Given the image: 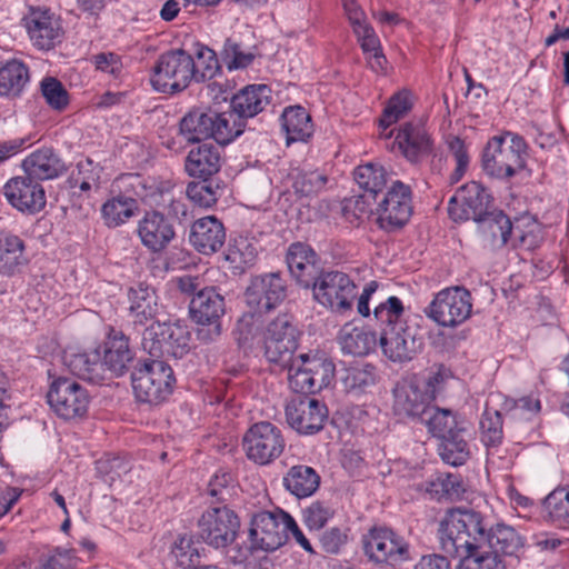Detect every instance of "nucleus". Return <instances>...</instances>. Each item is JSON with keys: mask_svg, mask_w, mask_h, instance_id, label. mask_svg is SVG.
I'll return each mask as SVG.
<instances>
[{"mask_svg": "<svg viewBox=\"0 0 569 569\" xmlns=\"http://www.w3.org/2000/svg\"><path fill=\"white\" fill-rule=\"evenodd\" d=\"M264 356L273 363L288 366L298 348V330L287 315H281L271 321L263 338Z\"/></svg>", "mask_w": 569, "mask_h": 569, "instance_id": "obj_15", "label": "nucleus"}, {"mask_svg": "<svg viewBox=\"0 0 569 569\" xmlns=\"http://www.w3.org/2000/svg\"><path fill=\"white\" fill-rule=\"evenodd\" d=\"M287 519L289 513L281 509L253 513L248 530L250 550L271 552L282 547L288 540Z\"/></svg>", "mask_w": 569, "mask_h": 569, "instance_id": "obj_9", "label": "nucleus"}, {"mask_svg": "<svg viewBox=\"0 0 569 569\" xmlns=\"http://www.w3.org/2000/svg\"><path fill=\"white\" fill-rule=\"evenodd\" d=\"M412 214V199L409 186L397 180L377 208V222L386 231L402 228Z\"/></svg>", "mask_w": 569, "mask_h": 569, "instance_id": "obj_16", "label": "nucleus"}, {"mask_svg": "<svg viewBox=\"0 0 569 569\" xmlns=\"http://www.w3.org/2000/svg\"><path fill=\"white\" fill-rule=\"evenodd\" d=\"M526 142L512 133L490 139L482 156L483 170L496 178L513 177L526 163Z\"/></svg>", "mask_w": 569, "mask_h": 569, "instance_id": "obj_3", "label": "nucleus"}, {"mask_svg": "<svg viewBox=\"0 0 569 569\" xmlns=\"http://www.w3.org/2000/svg\"><path fill=\"white\" fill-rule=\"evenodd\" d=\"M92 64L102 73L119 80L124 76V67L119 54L113 52H100L91 58Z\"/></svg>", "mask_w": 569, "mask_h": 569, "instance_id": "obj_64", "label": "nucleus"}, {"mask_svg": "<svg viewBox=\"0 0 569 569\" xmlns=\"http://www.w3.org/2000/svg\"><path fill=\"white\" fill-rule=\"evenodd\" d=\"M378 381L377 368L371 363H356L348 367L341 378L345 390L359 396L369 391Z\"/></svg>", "mask_w": 569, "mask_h": 569, "instance_id": "obj_40", "label": "nucleus"}, {"mask_svg": "<svg viewBox=\"0 0 569 569\" xmlns=\"http://www.w3.org/2000/svg\"><path fill=\"white\" fill-rule=\"evenodd\" d=\"M211 110L192 109L179 122V134L189 143L209 139L212 133Z\"/></svg>", "mask_w": 569, "mask_h": 569, "instance_id": "obj_39", "label": "nucleus"}, {"mask_svg": "<svg viewBox=\"0 0 569 569\" xmlns=\"http://www.w3.org/2000/svg\"><path fill=\"white\" fill-rule=\"evenodd\" d=\"M335 375V362L325 353H301L289 365L288 382L295 392L316 393L328 388Z\"/></svg>", "mask_w": 569, "mask_h": 569, "instance_id": "obj_2", "label": "nucleus"}, {"mask_svg": "<svg viewBox=\"0 0 569 569\" xmlns=\"http://www.w3.org/2000/svg\"><path fill=\"white\" fill-rule=\"evenodd\" d=\"M403 311L402 301L398 297L391 296L375 308L373 316L382 330L383 328L405 325L401 320Z\"/></svg>", "mask_w": 569, "mask_h": 569, "instance_id": "obj_55", "label": "nucleus"}, {"mask_svg": "<svg viewBox=\"0 0 569 569\" xmlns=\"http://www.w3.org/2000/svg\"><path fill=\"white\" fill-rule=\"evenodd\" d=\"M191 81H194V58L182 49L162 53L150 77L152 88L163 93L181 91Z\"/></svg>", "mask_w": 569, "mask_h": 569, "instance_id": "obj_5", "label": "nucleus"}, {"mask_svg": "<svg viewBox=\"0 0 569 569\" xmlns=\"http://www.w3.org/2000/svg\"><path fill=\"white\" fill-rule=\"evenodd\" d=\"M23 242L14 234L0 233V272L10 274L21 263Z\"/></svg>", "mask_w": 569, "mask_h": 569, "instance_id": "obj_48", "label": "nucleus"}, {"mask_svg": "<svg viewBox=\"0 0 569 569\" xmlns=\"http://www.w3.org/2000/svg\"><path fill=\"white\" fill-rule=\"evenodd\" d=\"M471 312V293L459 286L440 290L426 308L427 317L445 328L462 325L470 318Z\"/></svg>", "mask_w": 569, "mask_h": 569, "instance_id": "obj_8", "label": "nucleus"}, {"mask_svg": "<svg viewBox=\"0 0 569 569\" xmlns=\"http://www.w3.org/2000/svg\"><path fill=\"white\" fill-rule=\"evenodd\" d=\"M190 310L198 323H213L224 313V299L216 288L207 287L193 297Z\"/></svg>", "mask_w": 569, "mask_h": 569, "instance_id": "obj_32", "label": "nucleus"}, {"mask_svg": "<svg viewBox=\"0 0 569 569\" xmlns=\"http://www.w3.org/2000/svg\"><path fill=\"white\" fill-rule=\"evenodd\" d=\"M212 133L210 138L214 139L220 144H228L234 138L242 133L241 127H237L232 121V114L218 113L211 110Z\"/></svg>", "mask_w": 569, "mask_h": 569, "instance_id": "obj_56", "label": "nucleus"}, {"mask_svg": "<svg viewBox=\"0 0 569 569\" xmlns=\"http://www.w3.org/2000/svg\"><path fill=\"white\" fill-rule=\"evenodd\" d=\"M130 312L136 322L142 323L157 312V296L153 288L138 283L129 289Z\"/></svg>", "mask_w": 569, "mask_h": 569, "instance_id": "obj_41", "label": "nucleus"}, {"mask_svg": "<svg viewBox=\"0 0 569 569\" xmlns=\"http://www.w3.org/2000/svg\"><path fill=\"white\" fill-rule=\"evenodd\" d=\"M379 343L383 355L395 362L411 360L419 347L415 335L405 325L383 328L380 332Z\"/></svg>", "mask_w": 569, "mask_h": 569, "instance_id": "obj_24", "label": "nucleus"}, {"mask_svg": "<svg viewBox=\"0 0 569 569\" xmlns=\"http://www.w3.org/2000/svg\"><path fill=\"white\" fill-rule=\"evenodd\" d=\"M64 361L74 376L98 383L103 380V365L98 349L90 352L66 355Z\"/></svg>", "mask_w": 569, "mask_h": 569, "instance_id": "obj_37", "label": "nucleus"}, {"mask_svg": "<svg viewBox=\"0 0 569 569\" xmlns=\"http://www.w3.org/2000/svg\"><path fill=\"white\" fill-rule=\"evenodd\" d=\"M281 127L286 132L287 143L306 141L312 136L313 124L310 114L301 106L287 107L281 114Z\"/></svg>", "mask_w": 569, "mask_h": 569, "instance_id": "obj_36", "label": "nucleus"}, {"mask_svg": "<svg viewBox=\"0 0 569 569\" xmlns=\"http://www.w3.org/2000/svg\"><path fill=\"white\" fill-rule=\"evenodd\" d=\"M218 70L219 63L214 51L207 47H200L194 59V81L212 79Z\"/></svg>", "mask_w": 569, "mask_h": 569, "instance_id": "obj_59", "label": "nucleus"}, {"mask_svg": "<svg viewBox=\"0 0 569 569\" xmlns=\"http://www.w3.org/2000/svg\"><path fill=\"white\" fill-rule=\"evenodd\" d=\"M256 246L244 237H238L228 246L226 259L236 267H247L253 263L257 257Z\"/></svg>", "mask_w": 569, "mask_h": 569, "instance_id": "obj_57", "label": "nucleus"}, {"mask_svg": "<svg viewBox=\"0 0 569 569\" xmlns=\"http://www.w3.org/2000/svg\"><path fill=\"white\" fill-rule=\"evenodd\" d=\"M186 192L190 201L201 208H210L218 200V187L208 180L189 182Z\"/></svg>", "mask_w": 569, "mask_h": 569, "instance_id": "obj_60", "label": "nucleus"}, {"mask_svg": "<svg viewBox=\"0 0 569 569\" xmlns=\"http://www.w3.org/2000/svg\"><path fill=\"white\" fill-rule=\"evenodd\" d=\"M430 397L413 377L402 380L393 389V413L399 418L419 420L428 413Z\"/></svg>", "mask_w": 569, "mask_h": 569, "instance_id": "obj_21", "label": "nucleus"}, {"mask_svg": "<svg viewBox=\"0 0 569 569\" xmlns=\"http://www.w3.org/2000/svg\"><path fill=\"white\" fill-rule=\"evenodd\" d=\"M3 194L21 212L37 213L46 206L43 187L28 174L11 178L3 187Z\"/></svg>", "mask_w": 569, "mask_h": 569, "instance_id": "obj_19", "label": "nucleus"}, {"mask_svg": "<svg viewBox=\"0 0 569 569\" xmlns=\"http://www.w3.org/2000/svg\"><path fill=\"white\" fill-rule=\"evenodd\" d=\"M246 301L256 312L276 308L286 297V287L279 274L270 273L254 278L246 291Z\"/></svg>", "mask_w": 569, "mask_h": 569, "instance_id": "obj_22", "label": "nucleus"}, {"mask_svg": "<svg viewBox=\"0 0 569 569\" xmlns=\"http://www.w3.org/2000/svg\"><path fill=\"white\" fill-rule=\"evenodd\" d=\"M101 363L116 376H121L133 359L129 339L121 332L111 329L102 346Z\"/></svg>", "mask_w": 569, "mask_h": 569, "instance_id": "obj_27", "label": "nucleus"}, {"mask_svg": "<svg viewBox=\"0 0 569 569\" xmlns=\"http://www.w3.org/2000/svg\"><path fill=\"white\" fill-rule=\"evenodd\" d=\"M368 561L377 566L397 567L411 559L409 542L393 529L373 526L361 537Z\"/></svg>", "mask_w": 569, "mask_h": 569, "instance_id": "obj_4", "label": "nucleus"}, {"mask_svg": "<svg viewBox=\"0 0 569 569\" xmlns=\"http://www.w3.org/2000/svg\"><path fill=\"white\" fill-rule=\"evenodd\" d=\"M461 557L458 569H506L502 558L492 551H467Z\"/></svg>", "mask_w": 569, "mask_h": 569, "instance_id": "obj_54", "label": "nucleus"}, {"mask_svg": "<svg viewBox=\"0 0 569 569\" xmlns=\"http://www.w3.org/2000/svg\"><path fill=\"white\" fill-rule=\"evenodd\" d=\"M413 104L412 94L408 90H400L390 97L379 120L380 127L387 129L408 114Z\"/></svg>", "mask_w": 569, "mask_h": 569, "instance_id": "obj_51", "label": "nucleus"}, {"mask_svg": "<svg viewBox=\"0 0 569 569\" xmlns=\"http://www.w3.org/2000/svg\"><path fill=\"white\" fill-rule=\"evenodd\" d=\"M137 209L136 200L130 197L117 196L108 199L101 207L104 224L116 228L126 223Z\"/></svg>", "mask_w": 569, "mask_h": 569, "instance_id": "obj_44", "label": "nucleus"}, {"mask_svg": "<svg viewBox=\"0 0 569 569\" xmlns=\"http://www.w3.org/2000/svg\"><path fill=\"white\" fill-rule=\"evenodd\" d=\"M478 234L483 248H502L513 231L510 219L502 211H490L477 221Z\"/></svg>", "mask_w": 569, "mask_h": 569, "instance_id": "obj_28", "label": "nucleus"}, {"mask_svg": "<svg viewBox=\"0 0 569 569\" xmlns=\"http://www.w3.org/2000/svg\"><path fill=\"white\" fill-rule=\"evenodd\" d=\"M341 3L360 48L367 56L370 69L376 73L385 72L387 59L382 53L380 40L369 23L365 10L357 0H341Z\"/></svg>", "mask_w": 569, "mask_h": 569, "instance_id": "obj_14", "label": "nucleus"}, {"mask_svg": "<svg viewBox=\"0 0 569 569\" xmlns=\"http://www.w3.org/2000/svg\"><path fill=\"white\" fill-rule=\"evenodd\" d=\"M481 440L487 447H497L503 438L502 418L498 410L486 407L480 420Z\"/></svg>", "mask_w": 569, "mask_h": 569, "instance_id": "obj_53", "label": "nucleus"}, {"mask_svg": "<svg viewBox=\"0 0 569 569\" xmlns=\"http://www.w3.org/2000/svg\"><path fill=\"white\" fill-rule=\"evenodd\" d=\"M503 409L517 420H530L541 409L540 400L533 396H526L519 399H506Z\"/></svg>", "mask_w": 569, "mask_h": 569, "instance_id": "obj_58", "label": "nucleus"}, {"mask_svg": "<svg viewBox=\"0 0 569 569\" xmlns=\"http://www.w3.org/2000/svg\"><path fill=\"white\" fill-rule=\"evenodd\" d=\"M282 483L295 497H310L320 485V477L312 467L306 465L292 466L282 478Z\"/></svg>", "mask_w": 569, "mask_h": 569, "instance_id": "obj_34", "label": "nucleus"}, {"mask_svg": "<svg viewBox=\"0 0 569 569\" xmlns=\"http://www.w3.org/2000/svg\"><path fill=\"white\" fill-rule=\"evenodd\" d=\"M286 182L297 196L310 197L325 189L328 178L317 169L292 167L287 174Z\"/></svg>", "mask_w": 569, "mask_h": 569, "instance_id": "obj_35", "label": "nucleus"}, {"mask_svg": "<svg viewBox=\"0 0 569 569\" xmlns=\"http://www.w3.org/2000/svg\"><path fill=\"white\" fill-rule=\"evenodd\" d=\"M221 168V154L212 143H202L192 148L184 160V170L189 177L209 180Z\"/></svg>", "mask_w": 569, "mask_h": 569, "instance_id": "obj_26", "label": "nucleus"}, {"mask_svg": "<svg viewBox=\"0 0 569 569\" xmlns=\"http://www.w3.org/2000/svg\"><path fill=\"white\" fill-rule=\"evenodd\" d=\"M137 234L141 243L152 252L166 249L176 237L173 226L159 211H147L138 221Z\"/></svg>", "mask_w": 569, "mask_h": 569, "instance_id": "obj_23", "label": "nucleus"}, {"mask_svg": "<svg viewBox=\"0 0 569 569\" xmlns=\"http://www.w3.org/2000/svg\"><path fill=\"white\" fill-rule=\"evenodd\" d=\"M24 172L39 180L54 179L66 171V164L50 148H42L30 153L23 161Z\"/></svg>", "mask_w": 569, "mask_h": 569, "instance_id": "obj_31", "label": "nucleus"}, {"mask_svg": "<svg viewBox=\"0 0 569 569\" xmlns=\"http://www.w3.org/2000/svg\"><path fill=\"white\" fill-rule=\"evenodd\" d=\"M78 177L77 182L82 191H89L91 189H98L100 186L102 168L99 163L87 158L78 162Z\"/></svg>", "mask_w": 569, "mask_h": 569, "instance_id": "obj_62", "label": "nucleus"}, {"mask_svg": "<svg viewBox=\"0 0 569 569\" xmlns=\"http://www.w3.org/2000/svg\"><path fill=\"white\" fill-rule=\"evenodd\" d=\"M355 180L363 190L377 193L386 187L388 171L379 163L368 162L356 168Z\"/></svg>", "mask_w": 569, "mask_h": 569, "instance_id": "obj_49", "label": "nucleus"}, {"mask_svg": "<svg viewBox=\"0 0 569 569\" xmlns=\"http://www.w3.org/2000/svg\"><path fill=\"white\" fill-rule=\"evenodd\" d=\"M29 81V70L19 60H10L0 68V96H19Z\"/></svg>", "mask_w": 569, "mask_h": 569, "instance_id": "obj_43", "label": "nucleus"}, {"mask_svg": "<svg viewBox=\"0 0 569 569\" xmlns=\"http://www.w3.org/2000/svg\"><path fill=\"white\" fill-rule=\"evenodd\" d=\"M396 142L403 156L415 162L431 151L432 141L421 122L405 123L398 131Z\"/></svg>", "mask_w": 569, "mask_h": 569, "instance_id": "obj_29", "label": "nucleus"}, {"mask_svg": "<svg viewBox=\"0 0 569 569\" xmlns=\"http://www.w3.org/2000/svg\"><path fill=\"white\" fill-rule=\"evenodd\" d=\"M22 22L32 44L41 50H50L61 40L60 21L47 9L31 8Z\"/></svg>", "mask_w": 569, "mask_h": 569, "instance_id": "obj_20", "label": "nucleus"}, {"mask_svg": "<svg viewBox=\"0 0 569 569\" xmlns=\"http://www.w3.org/2000/svg\"><path fill=\"white\" fill-rule=\"evenodd\" d=\"M198 528L207 545L223 549L237 539L240 519L228 505H212L201 515Z\"/></svg>", "mask_w": 569, "mask_h": 569, "instance_id": "obj_12", "label": "nucleus"}, {"mask_svg": "<svg viewBox=\"0 0 569 569\" xmlns=\"http://www.w3.org/2000/svg\"><path fill=\"white\" fill-rule=\"evenodd\" d=\"M490 196L478 182L471 181L460 187L450 198L448 212L455 221L483 218L489 213Z\"/></svg>", "mask_w": 569, "mask_h": 569, "instance_id": "obj_17", "label": "nucleus"}, {"mask_svg": "<svg viewBox=\"0 0 569 569\" xmlns=\"http://www.w3.org/2000/svg\"><path fill=\"white\" fill-rule=\"evenodd\" d=\"M426 492L435 500L458 499L463 492L462 482L457 475H439L426 482Z\"/></svg>", "mask_w": 569, "mask_h": 569, "instance_id": "obj_47", "label": "nucleus"}, {"mask_svg": "<svg viewBox=\"0 0 569 569\" xmlns=\"http://www.w3.org/2000/svg\"><path fill=\"white\" fill-rule=\"evenodd\" d=\"M286 447L281 430L269 421L253 423L242 438V448L247 458L260 466H267L278 459Z\"/></svg>", "mask_w": 569, "mask_h": 569, "instance_id": "obj_13", "label": "nucleus"}, {"mask_svg": "<svg viewBox=\"0 0 569 569\" xmlns=\"http://www.w3.org/2000/svg\"><path fill=\"white\" fill-rule=\"evenodd\" d=\"M131 380L136 398L151 405L166 401L176 382L171 367L156 358L134 368Z\"/></svg>", "mask_w": 569, "mask_h": 569, "instance_id": "obj_6", "label": "nucleus"}, {"mask_svg": "<svg viewBox=\"0 0 569 569\" xmlns=\"http://www.w3.org/2000/svg\"><path fill=\"white\" fill-rule=\"evenodd\" d=\"M427 411L428 413L423 415L420 422L425 423L435 437L443 438L461 428L457 421L456 413L450 409H442L430 405Z\"/></svg>", "mask_w": 569, "mask_h": 569, "instance_id": "obj_45", "label": "nucleus"}, {"mask_svg": "<svg viewBox=\"0 0 569 569\" xmlns=\"http://www.w3.org/2000/svg\"><path fill=\"white\" fill-rule=\"evenodd\" d=\"M134 192L142 201L149 204L161 206L167 201L170 196L169 190H164L158 186L153 180L136 178Z\"/></svg>", "mask_w": 569, "mask_h": 569, "instance_id": "obj_63", "label": "nucleus"}, {"mask_svg": "<svg viewBox=\"0 0 569 569\" xmlns=\"http://www.w3.org/2000/svg\"><path fill=\"white\" fill-rule=\"evenodd\" d=\"M271 101V90L266 84H249L231 99V109L240 118H252L263 111Z\"/></svg>", "mask_w": 569, "mask_h": 569, "instance_id": "obj_30", "label": "nucleus"}, {"mask_svg": "<svg viewBox=\"0 0 569 569\" xmlns=\"http://www.w3.org/2000/svg\"><path fill=\"white\" fill-rule=\"evenodd\" d=\"M316 252L307 243L295 242L288 249V268L296 280L303 287L310 286V279L316 269Z\"/></svg>", "mask_w": 569, "mask_h": 569, "instance_id": "obj_33", "label": "nucleus"}, {"mask_svg": "<svg viewBox=\"0 0 569 569\" xmlns=\"http://www.w3.org/2000/svg\"><path fill=\"white\" fill-rule=\"evenodd\" d=\"M141 346L156 359L182 358L190 350V332L178 323L153 322L144 329Z\"/></svg>", "mask_w": 569, "mask_h": 569, "instance_id": "obj_10", "label": "nucleus"}, {"mask_svg": "<svg viewBox=\"0 0 569 569\" xmlns=\"http://www.w3.org/2000/svg\"><path fill=\"white\" fill-rule=\"evenodd\" d=\"M171 555L183 569L194 567L199 560V552L189 537H179L171 548Z\"/></svg>", "mask_w": 569, "mask_h": 569, "instance_id": "obj_61", "label": "nucleus"}, {"mask_svg": "<svg viewBox=\"0 0 569 569\" xmlns=\"http://www.w3.org/2000/svg\"><path fill=\"white\" fill-rule=\"evenodd\" d=\"M47 398L53 412L64 420L83 418L88 413L91 402L88 390L68 377L53 379Z\"/></svg>", "mask_w": 569, "mask_h": 569, "instance_id": "obj_11", "label": "nucleus"}, {"mask_svg": "<svg viewBox=\"0 0 569 569\" xmlns=\"http://www.w3.org/2000/svg\"><path fill=\"white\" fill-rule=\"evenodd\" d=\"M376 345V333L365 328L345 327L341 331L340 346L343 353L366 356L375 350Z\"/></svg>", "mask_w": 569, "mask_h": 569, "instance_id": "obj_42", "label": "nucleus"}, {"mask_svg": "<svg viewBox=\"0 0 569 569\" xmlns=\"http://www.w3.org/2000/svg\"><path fill=\"white\" fill-rule=\"evenodd\" d=\"M312 293L315 300L331 312L346 315L352 310L358 290L347 273L328 271L315 279Z\"/></svg>", "mask_w": 569, "mask_h": 569, "instance_id": "obj_7", "label": "nucleus"}, {"mask_svg": "<svg viewBox=\"0 0 569 569\" xmlns=\"http://www.w3.org/2000/svg\"><path fill=\"white\" fill-rule=\"evenodd\" d=\"M462 431L463 428H460L451 432V435L441 438L443 441L440 456L449 465L461 466L469 458L470 451L467 441L461 436Z\"/></svg>", "mask_w": 569, "mask_h": 569, "instance_id": "obj_52", "label": "nucleus"}, {"mask_svg": "<svg viewBox=\"0 0 569 569\" xmlns=\"http://www.w3.org/2000/svg\"><path fill=\"white\" fill-rule=\"evenodd\" d=\"M486 543L497 555L501 552L506 556H517L518 551L523 548L525 540L513 527L498 522L489 527Z\"/></svg>", "mask_w": 569, "mask_h": 569, "instance_id": "obj_38", "label": "nucleus"}, {"mask_svg": "<svg viewBox=\"0 0 569 569\" xmlns=\"http://www.w3.org/2000/svg\"><path fill=\"white\" fill-rule=\"evenodd\" d=\"M543 508L550 522L558 528H569V489L558 488L545 499Z\"/></svg>", "mask_w": 569, "mask_h": 569, "instance_id": "obj_46", "label": "nucleus"}, {"mask_svg": "<svg viewBox=\"0 0 569 569\" xmlns=\"http://www.w3.org/2000/svg\"><path fill=\"white\" fill-rule=\"evenodd\" d=\"M189 240L200 253L212 254L223 246L226 229L214 216L202 217L192 223Z\"/></svg>", "mask_w": 569, "mask_h": 569, "instance_id": "obj_25", "label": "nucleus"}, {"mask_svg": "<svg viewBox=\"0 0 569 569\" xmlns=\"http://www.w3.org/2000/svg\"><path fill=\"white\" fill-rule=\"evenodd\" d=\"M415 380L426 390L432 402L442 393L448 382L453 378L452 371L443 365L432 366L425 376H415Z\"/></svg>", "mask_w": 569, "mask_h": 569, "instance_id": "obj_50", "label": "nucleus"}, {"mask_svg": "<svg viewBox=\"0 0 569 569\" xmlns=\"http://www.w3.org/2000/svg\"><path fill=\"white\" fill-rule=\"evenodd\" d=\"M488 525L485 517L472 509H450L440 522L439 539L447 556H462L486 543Z\"/></svg>", "mask_w": 569, "mask_h": 569, "instance_id": "obj_1", "label": "nucleus"}, {"mask_svg": "<svg viewBox=\"0 0 569 569\" xmlns=\"http://www.w3.org/2000/svg\"><path fill=\"white\" fill-rule=\"evenodd\" d=\"M288 423L301 435L319 432L328 419V409L325 402L303 397L291 400L286 407Z\"/></svg>", "mask_w": 569, "mask_h": 569, "instance_id": "obj_18", "label": "nucleus"}]
</instances>
